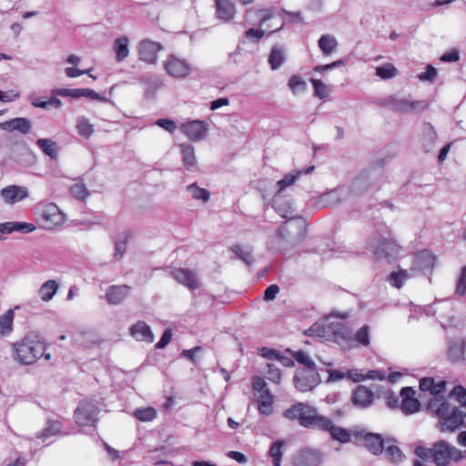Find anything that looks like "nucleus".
<instances>
[{
    "label": "nucleus",
    "instance_id": "44",
    "mask_svg": "<svg viewBox=\"0 0 466 466\" xmlns=\"http://www.w3.org/2000/svg\"><path fill=\"white\" fill-rule=\"evenodd\" d=\"M133 415L140 421H151L157 417V410L152 407L137 409Z\"/></svg>",
    "mask_w": 466,
    "mask_h": 466
},
{
    "label": "nucleus",
    "instance_id": "9",
    "mask_svg": "<svg viewBox=\"0 0 466 466\" xmlns=\"http://www.w3.org/2000/svg\"><path fill=\"white\" fill-rule=\"evenodd\" d=\"M99 408L90 400H82L75 410V420L78 426L95 428L98 421Z\"/></svg>",
    "mask_w": 466,
    "mask_h": 466
},
{
    "label": "nucleus",
    "instance_id": "31",
    "mask_svg": "<svg viewBox=\"0 0 466 466\" xmlns=\"http://www.w3.org/2000/svg\"><path fill=\"white\" fill-rule=\"evenodd\" d=\"M384 457L391 463H400L406 459L405 454L397 445L384 446Z\"/></svg>",
    "mask_w": 466,
    "mask_h": 466
},
{
    "label": "nucleus",
    "instance_id": "55",
    "mask_svg": "<svg viewBox=\"0 0 466 466\" xmlns=\"http://www.w3.org/2000/svg\"><path fill=\"white\" fill-rule=\"evenodd\" d=\"M456 293L461 296L466 293V265L461 268V275L457 281Z\"/></svg>",
    "mask_w": 466,
    "mask_h": 466
},
{
    "label": "nucleus",
    "instance_id": "22",
    "mask_svg": "<svg viewBox=\"0 0 466 466\" xmlns=\"http://www.w3.org/2000/svg\"><path fill=\"white\" fill-rule=\"evenodd\" d=\"M1 196L6 203L13 204L28 196L27 189L18 186H8L1 190Z\"/></svg>",
    "mask_w": 466,
    "mask_h": 466
},
{
    "label": "nucleus",
    "instance_id": "43",
    "mask_svg": "<svg viewBox=\"0 0 466 466\" xmlns=\"http://www.w3.org/2000/svg\"><path fill=\"white\" fill-rule=\"evenodd\" d=\"M398 75V69L390 63L376 67V76L381 79H390Z\"/></svg>",
    "mask_w": 466,
    "mask_h": 466
},
{
    "label": "nucleus",
    "instance_id": "34",
    "mask_svg": "<svg viewBox=\"0 0 466 466\" xmlns=\"http://www.w3.org/2000/svg\"><path fill=\"white\" fill-rule=\"evenodd\" d=\"M62 424L58 420H49L46 426L36 434V438L45 441L47 438L60 433Z\"/></svg>",
    "mask_w": 466,
    "mask_h": 466
},
{
    "label": "nucleus",
    "instance_id": "45",
    "mask_svg": "<svg viewBox=\"0 0 466 466\" xmlns=\"http://www.w3.org/2000/svg\"><path fill=\"white\" fill-rule=\"evenodd\" d=\"M231 250L235 253L236 257L241 259L246 265L251 266L253 263V257L251 251L245 249L240 245H235L231 248Z\"/></svg>",
    "mask_w": 466,
    "mask_h": 466
},
{
    "label": "nucleus",
    "instance_id": "36",
    "mask_svg": "<svg viewBox=\"0 0 466 466\" xmlns=\"http://www.w3.org/2000/svg\"><path fill=\"white\" fill-rule=\"evenodd\" d=\"M285 61V53L279 46H273L268 56V64L272 70L279 69Z\"/></svg>",
    "mask_w": 466,
    "mask_h": 466
},
{
    "label": "nucleus",
    "instance_id": "41",
    "mask_svg": "<svg viewBox=\"0 0 466 466\" xmlns=\"http://www.w3.org/2000/svg\"><path fill=\"white\" fill-rule=\"evenodd\" d=\"M411 275L405 269H400L399 271H394L390 273L388 278L389 282L395 288H401L407 279H409Z\"/></svg>",
    "mask_w": 466,
    "mask_h": 466
},
{
    "label": "nucleus",
    "instance_id": "23",
    "mask_svg": "<svg viewBox=\"0 0 466 466\" xmlns=\"http://www.w3.org/2000/svg\"><path fill=\"white\" fill-rule=\"evenodd\" d=\"M215 5L218 19L224 22H229L234 18L236 8L230 0H215Z\"/></svg>",
    "mask_w": 466,
    "mask_h": 466
},
{
    "label": "nucleus",
    "instance_id": "18",
    "mask_svg": "<svg viewBox=\"0 0 466 466\" xmlns=\"http://www.w3.org/2000/svg\"><path fill=\"white\" fill-rule=\"evenodd\" d=\"M171 275L178 283L186 286L190 290H195L199 287L198 276L193 270L176 268L172 270Z\"/></svg>",
    "mask_w": 466,
    "mask_h": 466
},
{
    "label": "nucleus",
    "instance_id": "40",
    "mask_svg": "<svg viewBox=\"0 0 466 466\" xmlns=\"http://www.w3.org/2000/svg\"><path fill=\"white\" fill-rule=\"evenodd\" d=\"M69 191L71 195L79 201H86L90 196L89 190L87 189L86 186L82 182V180L72 185L69 188Z\"/></svg>",
    "mask_w": 466,
    "mask_h": 466
},
{
    "label": "nucleus",
    "instance_id": "24",
    "mask_svg": "<svg viewBox=\"0 0 466 466\" xmlns=\"http://www.w3.org/2000/svg\"><path fill=\"white\" fill-rule=\"evenodd\" d=\"M130 334L138 341L151 343L154 341V334L146 322H137L130 328Z\"/></svg>",
    "mask_w": 466,
    "mask_h": 466
},
{
    "label": "nucleus",
    "instance_id": "62",
    "mask_svg": "<svg viewBox=\"0 0 466 466\" xmlns=\"http://www.w3.org/2000/svg\"><path fill=\"white\" fill-rule=\"evenodd\" d=\"M279 292V287L277 284H272L268 286L264 291V300L271 301L273 300L277 294Z\"/></svg>",
    "mask_w": 466,
    "mask_h": 466
},
{
    "label": "nucleus",
    "instance_id": "20",
    "mask_svg": "<svg viewBox=\"0 0 466 466\" xmlns=\"http://www.w3.org/2000/svg\"><path fill=\"white\" fill-rule=\"evenodd\" d=\"M131 288L127 285H112L106 291V300L111 305H117L128 297Z\"/></svg>",
    "mask_w": 466,
    "mask_h": 466
},
{
    "label": "nucleus",
    "instance_id": "63",
    "mask_svg": "<svg viewBox=\"0 0 466 466\" xmlns=\"http://www.w3.org/2000/svg\"><path fill=\"white\" fill-rule=\"evenodd\" d=\"M56 94L63 96H71L74 98L80 97L81 94V88H75V89H68V88H62L56 90Z\"/></svg>",
    "mask_w": 466,
    "mask_h": 466
},
{
    "label": "nucleus",
    "instance_id": "4",
    "mask_svg": "<svg viewBox=\"0 0 466 466\" xmlns=\"http://www.w3.org/2000/svg\"><path fill=\"white\" fill-rule=\"evenodd\" d=\"M13 350L15 360L23 365H32L42 357L46 347L39 335L30 333L21 341L14 343Z\"/></svg>",
    "mask_w": 466,
    "mask_h": 466
},
{
    "label": "nucleus",
    "instance_id": "33",
    "mask_svg": "<svg viewBox=\"0 0 466 466\" xmlns=\"http://www.w3.org/2000/svg\"><path fill=\"white\" fill-rule=\"evenodd\" d=\"M310 83L313 87V96L320 100L329 98L331 88L319 79L311 78Z\"/></svg>",
    "mask_w": 466,
    "mask_h": 466
},
{
    "label": "nucleus",
    "instance_id": "49",
    "mask_svg": "<svg viewBox=\"0 0 466 466\" xmlns=\"http://www.w3.org/2000/svg\"><path fill=\"white\" fill-rule=\"evenodd\" d=\"M253 13L255 14V15L258 18V23L260 25L265 24L268 20L274 18L273 11L270 9H259V10H256V11L248 10L247 12L248 18Z\"/></svg>",
    "mask_w": 466,
    "mask_h": 466
},
{
    "label": "nucleus",
    "instance_id": "50",
    "mask_svg": "<svg viewBox=\"0 0 466 466\" xmlns=\"http://www.w3.org/2000/svg\"><path fill=\"white\" fill-rule=\"evenodd\" d=\"M452 395L455 396L457 401L462 408L461 411L466 417V389L461 385H457L452 390Z\"/></svg>",
    "mask_w": 466,
    "mask_h": 466
},
{
    "label": "nucleus",
    "instance_id": "37",
    "mask_svg": "<svg viewBox=\"0 0 466 466\" xmlns=\"http://www.w3.org/2000/svg\"><path fill=\"white\" fill-rule=\"evenodd\" d=\"M298 229V235L296 237V246L302 244L304 238L307 235L308 230V222L306 218L302 217H294L293 216V229Z\"/></svg>",
    "mask_w": 466,
    "mask_h": 466
},
{
    "label": "nucleus",
    "instance_id": "2",
    "mask_svg": "<svg viewBox=\"0 0 466 466\" xmlns=\"http://www.w3.org/2000/svg\"><path fill=\"white\" fill-rule=\"evenodd\" d=\"M294 361L299 365L293 376L295 387L303 392L312 390L321 380L315 362L307 352L301 350L293 351Z\"/></svg>",
    "mask_w": 466,
    "mask_h": 466
},
{
    "label": "nucleus",
    "instance_id": "47",
    "mask_svg": "<svg viewBox=\"0 0 466 466\" xmlns=\"http://www.w3.org/2000/svg\"><path fill=\"white\" fill-rule=\"evenodd\" d=\"M188 192H190L193 198L198 200H203L204 202L208 201L210 194L208 190L197 187L196 184H191L187 187Z\"/></svg>",
    "mask_w": 466,
    "mask_h": 466
},
{
    "label": "nucleus",
    "instance_id": "12",
    "mask_svg": "<svg viewBox=\"0 0 466 466\" xmlns=\"http://www.w3.org/2000/svg\"><path fill=\"white\" fill-rule=\"evenodd\" d=\"M351 433L352 436L362 439L364 446L373 455H380L383 452L385 445L380 434L369 432L360 428L352 429Z\"/></svg>",
    "mask_w": 466,
    "mask_h": 466
},
{
    "label": "nucleus",
    "instance_id": "35",
    "mask_svg": "<svg viewBox=\"0 0 466 466\" xmlns=\"http://www.w3.org/2000/svg\"><path fill=\"white\" fill-rule=\"evenodd\" d=\"M258 353L260 356L264 357L265 359L271 360H278L285 366L291 365V360L282 357L281 353L277 350L270 349L268 347H262V348L258 349Z\"/></svg>",
    "mask_w": 466,
    "mask_h": 466
},
{
    "label": "nucleus",
    "instance_id": "30",
    "mask_svg": "<svg viewBox=\"0 0 466 466\" xmlns=\"http://www.w3.org/2000/svg\"><path fill=\"white\" fill-rule=\"evenodd\" d=\"M129 39L127 36H121L116 38L114 42V50L116 52V59L121 62L126 59L129 55Z\"/></svg>",
    "mask_w": 466,
    "mask_h": 466
},
{
    "label": "nucleus",
    "instance_id": "17",
    "mask_svg": "<svg viewBox=\"0 0 466 466\" xmlns=\"http://www.w3.org/2000/svg\"><path fill=\"white\" fill-rule=\"evenodd\" d=\"M160 49L161 46L159 43L143 40L138 45L139 59L147 64H154L157 59V53Z\"/></svg>",
    "mask_w": 466,
    "mask_h": 466
},
{
    "label": "nucleus",
    "instance_id": "13",
    "mask_svg": "<svg viewBox=\"0 0 466 466\" xmlns=\"http://www.w3.org/2000/svg\"><path fill=\"white\" fill-rule=\"evenodd\" d=\"M164 67L168 75L175 78H183L190 74L191 67L189 64L174 55L167 56L164 63Z\"/></svg>",
    "mask_w": 466,
    "mask_h": 466
},
{
    "label": "nucleus",
    "instance_id": "15",
    "mask_svg": "<svg viewBox=\"0 0 466 466\" xmlns=\"http://www.w3.org/2000/svg\"><path fill=\"white\" fill-rule=\"evenodd\" d=\"M182 132L192 141H200L205 138L208 126L204 121L192 120L181 126Z\"/></svg>",
    "mask_w": 466,
    "mask_h": 466
},
{
    "label": "nucleus",
    "instance_id": "7",
    "mask_svg": "<svg viewBox=\"0 0 466 466\" xmlns=\"http://www.w3.org/2000/svg\"><path fill=\"white\" fill-rule=\"evenodd\" d=\"M293 418H297L299 424L305 428L321 430L329 425V418L319 415L317 410L301 402L293 404Z\"/></svg>",
    "mask_w": 466,
    "mask_h": 466
},
{
    "label": "nucleus",
    "instance_id": "46",
    "mask_svg": "<svg viewBox=\"0 0 466 466\" xmlns=\"http://www.w3.org/2000/svg\"><path fill=\"white\" fill-rule=\"evenodd\" d=\"M370 329L368 325L362 326L354 335L352 340L362 346H369Z\"/></svg>",
    "mask_w": 466,
    "mask_h": 466
},
{
    "label": "nucleus",
    "instance_id": "29",
    "mask_svg": "<svg viewBox=\"0 0 466 466\" xmlns=\"http://www.w3.org/2000/svg\"><path fill=\"white\" fill-rule=\"evenodd\" d=\"M318 46L325 56H330L337 49L338 41L334 35L327 34L320 36Z\"/></svg>",
    "mask_w": 466,
    "mask_h": 466
},
{
    "label": "nucleus",
    "instance_id": "64",
    "mask_svg": "<svg viewBox=\"0 0 466 466\" xmlns=\"http://www.w3.org/2000/svg\"><path fill=\"white\" fill-rule=\"evenodd\" d=\"M252 388L255 391L262 392L265 391L267 388V383L265 380L258 376L253 377L252 379Z\"/></svg>",
    "mask_w": 466,
    "mask_h": 466
},
{
    "label": "nucleus",
    "instance_id": "32",
    "mask_svg": "<svg viewBox=\"0 0 466 466\" xmlns=\"http://www.w3.org/2000/svg\"><path fill=\"white\" fill-rule=\"evenodd\" d=\"M38 147L52 159H56L58 156V147L56 142L47 139L39 138L36 140Z\"/></svg>",
    "mask_w": 466,
    "mask_h": 466
},
{
    "label": "nucleus",
    "instance_id": "1",
    "mask_svg": "<svg viewBox=\"0 0 466 466\" xmlns=\"http://www.w3.org/2000/svg\"><path fill=\"white\" fill-rule=\"evenodd\" d=\"M428 411L439 419L438 428L442 432L455 431L464 425V414L445 397H432L427 404Z\"/></svg>",
    "mask_w": 466,
    "mask_h": 466
},
{
    "label": "nucleus",
    "instance_id": "8",
    "mask_svg": "<svg viewBox=\"0 0 466 466\" xmlns=\"http://www.w3.org/2000/svg\"><path fill=\"white\" fill-rule=\"evenodd\" d=\"M384 105L395 112L403 114L422 111L429 106L428 102L425 100L412 101L399 95L387 97L384 101Z\"/></svg>",
    "mask_w": 466,
    "mask_h": 466
},
{
    "label": "nucleus",
    "instance_id": "38",
    "mask_svg": "<svg viewBox=\"0 0 466 466\" xmlns=\"http://www.w3.org/2000/svg\"><path fill=\"white\" fill-rule=\"evenodd\" d=\"M422 146L425 151H429L437 139V134L433 127L425 124L422 129Z\"/></svg>",
    "mask_w": 466,
    "mask_h": 466
},
{
    "label": "nucleus",
    "instance_id": "11",
    "mask_svg": "<svg viewBox=\"0 0 466 466\" xmlns=\"http://www.w3.org/2000/svg\"><path fill=\"white\" fill-rule=\"evenodd\" d=\"M39 221L46 229H52L63 223V214L55 203L43 204L39 208Z\"/></svg>",
    "mask_w": 466,
    "mask_h": 466
},
{
    "label": "nucleus",
    "instance_id": "28",
    "mask_svg": "<svg viewBox=\"0 0 466 466\" xmlns=\"http://www.w3.org/2000/svg\"><path fill=\"white\" fill-rule=\"evenodd\" d=\"M59 284L56 280L49 279L43 283L38 289V296L45 302L50 301L56 294Z\"/></svg>",
    "mask_w": 466,
    "mask_h": 466
},
{
    "label": "nucleus",
    "instance_id": "19",
    "mask_svg": "<svg viewBox=\"0 0 466 466\" xmlns=\"http://www.w3.org/2000/svg\"><path fill=\"white\" fill-rule=\"evenodd\" d=\"M32 122L25 117H15L0 123V128L5 131H17L23 135L31 132Z\"/></svg>",
    "mask_w": 466,
    "mask_h": 466
},
{
    "label": "nucleus",
    "instance_id": "26",
    "mask_svg": "<svg viewBox=\"0 0 466 466\" xmlns=\"http://www.w3.org/2000/svg\"><path fill=\"white\" fill-rule=\"evenodd\" d=\"M320 431H328L333 440H336L341 443H347L350 441L351 431L350 432L344 428L335 426L332 420L329 419V425H325Z\"/></svg>",
    "mask_w": 466,
    "mask_h": 466
},
{
    "label": "nucleus",
    "instance_id": "39",
    "mask_svg": "<svg viewBox=\"0 0 466 466\" xmlns=\"http://www.w3.org/2000/svg\"><path fill=\"white\" fill-rule=\"evenodd\" d=\"M286 445L284 441L278 440L274 441L268 451V455L272 458V463L274 466H280L282 460V448Z\"/></svg>",
    "mask_w": 466,
    "mask_h": 466
},
{
    "label": "nucleus",
    "instance_id": "59",
    "mask_svg": "<svg viewBox=\"0 0 466 466\" xmlns=\"http://www.w3.org/2000/svg\"><path fill=\"white\" fill-rule=\"evenodd\" d=\"M258 411L260 414L268 416L272 413L273 399L269 400H258Z\"/></svg>",
    "mask_w": 466,
    "mask_h": 466
},
{
    "label": "nucleus",
    "instance_id": "56",
    "mask_svg": "<svg viewBox=\"0 0 466 466\" xmlns=\"http://www.w3.org/2000/svg\"><path fill=\"white\" fill-rule=\"evenodd\" d=\"M156 125L164 128L165 130L171 134H173L177 128V124L173 120L168 118H160L156 121Z\"/></svg>",
    "mask_w": 466,
    "mask_h": 466
},
{
    "label": "nucleus",
    "instance_id": "61",
    "mask_svg": "<svg viewBox=\"0 0 466 466\" xmlns=\"http://www.w3.org/2000/svg\"><path fill=\"white\" fill-rule=\"evenodd\" d=\"M344 65H345V63L343 60H337L330 64L317 66L314 67V71L318 72V73H323L325 71L331 70V69L337 68L339 66H342Z\"/></svg>",
    "mask_w": 466,
    "mask_h": 466
},
{
    "label": "nucleus",
    "instance_id": "25",
    "mask_svg": "<svg viewBox=\"0 0 466 466\" xmlns=\"http://www.w3.org/2000/svg\"><path fill=\"white\" fill-rule=\"evenodd\" d=\"M179 147L181 150L184 167L189 171L195 170L197 168L198 161L194 147L190 144H180Z\"/></svg>",
    "mask_w": 466,
    "mask_h": 466
},
{
    "label": "nucleus",
    "instance_id": "10",
    "mask_svg": "<svg viewBox=\"0 0 466 466\" xmlns=\"http://www.w3.org/2000/svg\"><path fill=\"white\" fill-rule=\"evenodd\" d=\"M368 248L379 259L391 258L399 252V246L383 236L372 237L368 242Z\"/></svg>",
    "mask_w": 466,
    "mask_h": 466
},
{
    "label": "nucleus",
    "instance_id": "53",
    "mask_svg": "<svg viewBox=\"0 0 466 466\" xmlns=\"http://www.w3.org/2000/svg\"><path fill=\"white\" fill-rule=\"evenodd\" d=\"M82 96L89 98L91 100H96V101H100V102H104V103L109 102L108 98L100 96L95 90L90 89V88H81L80 97H82Z\"/></svg>",
    "mask_w": 466,
    "mask_h": 466
},
{
    "label": "nucleus",
    "instance_id": "14",
    "mask_svg": "<svg viewBox=\"0 0 466 466\" xmlns=\"http://www.w3.org/2000/svg\"><path fill=\"white\" fill-rule=\"evenodd\" d=\"M322 462L323 454L310 448L299 451L293 459V466H320Z\"/></svg>",
    "mask_w": 466,
    "mask_h": 466
},
{
    "label": "nucleus",
    "instance_id": "27",
    "mask_svg": "<svg viewBox=\"0 0 466 466\" xmlns=\"http://www.w3.org/2000/svg\"><path fill=\"white\" fill-rule=\"evenodd\" d=\"M465 341L463 339H457L449 342L448 357L451 361L463 360Z\"/></svg>",
    "mask_w": 466,
    "mask_h": 466
},
{
    "label": "nucleus",
    "instance_id": "54",
    "mask_svg": "<svg viewBox=\"0 0 466 466\" xmlns=\"http://www.w3.org/2000/svg\"><path fill=\"white\" fill-rule=\"evenodd\" d=\"M13 232L19 231L22 233H29L35 229V225L26 222L11 221Z\"/></svg>",
    "mask_w": 466,
    "mask_h": 466
},
{
    "label": "nucleus",
    "instance_id": "42",
    "mask_svg": "<svg viewBox=\"0 0 466 466\" xmlns=\"http://www.w3.org/2000/svg\"><path fill=\"white\" fill-rule=\"evenodd\" d=\"M76 129L79 134V136L89 138L92 134L94 133V127L92 124L89 123V121L84 117L79 116L76 120Z\"/></svg>",
    "mask_w": 466,
    "mask_h": 466
},
{
    "label": "nucleus",
    "instance_id": "57",
    "mask_svg": "<svg viewBox=\"0 0 466 466\" xmlns=\"http://www.w3.org/2000/svg\"><path fill=\"white\" fill-rule=\"evenodd\" d=\"M267 378L275 382L279 383L280 381V371L278 368H276L273 364L267 365Z\"/></svg>",
    "mask_w": 466,
    "mask_h": 466
},
{
    "label": "nucleus",
    "instance_id": "21",
    "mask_svg": "<svg viewBox=\"0 0 466 466\" xmlns=\"http://www.w3.org/2000/svg\"><path fill=\"white\" fill-rule=\"evenodd\" d=\"M353 404L360 408H367L373 403V392L363 385H359L352 393Z\"/></svg>",
    "mask_w": 466,
    "mask_h": 466
},
{
    "label": "nucleus",
    "instance_id": "60",
    "mask_svg": "<svg viewBox=\"0 0 466 466\" xmlns=\"http://www.w3.org/2000/svg\"><path fill=\"white\" fill-rule=\"evenodd\" d=\"M264 35L265 31L262 29L249 28L245 32L246 37L254 43L261 39L264 36Z\"/></svg>",
    "mask_w": 466,
    "mask_h": 466
},
{
    "label": "nucleus",
    "instance_id": "16",
    "mask_svg": "<svg viewBox=\"0 0 466 466\" xmlns=\"http://www.w3.org/2000/svg\"><path fill=\"white\" fill-rule=\"evenodd\" d=\"M436 257L429 250H421L415 256L412 270L424 274L431 273L435 266Z\"/></svg>",
    "mask_w": 466,
    "mask_h": 466
},
{
    "label": "nucleus",
    "instance_id": "3",
    "mask_svg": "<svg viewBox=\"0 0 466 466\" xmlns=\"http://www.w3.org/2000/svg\"><path fill=\"white\" fill-rule=\"evenodd\" d=\"M291 186V175H287L285 177L277 182V192L272 198V207L275 211L283 218H286V222L283 226L279 227L277 230V237L284 240L289 236V230L286 224L290 219L289 213L291 209V198L289 193V187Z\"/></svg>",
    "mask_w": 466,
    "mask_h": 466
},
{
    "label": "nucleus",
    "instance_id": "58",
    "mask_svg": "<svg viewBox=\"0 0 466 466\" xmlns=\"http://www.w3.org/2000/svg\"><path fill=\"white\" fill-rule=\"evenodd\" d=\"M172 338V330L170 329H165L160 339L156 343L155 348L157 350L165 349L170 342Z\"/></svg>",
    "mask_w": 466,
    "mask_h": 466
},
{
    "label": "nucleus",
    "instance_id": "48",
    "mask_svg": "<svg viewBox=\"0 0 466 466\" xmlns=\"http://www.w3.org/2000/svg\"><path fill=\"white\" fill-rule=\"evenodd\" d=\"M420 403L416 399H406L401 401V410L403 413L410 415L420 410Z\"/></svg>",
    "mask_w": 466,
    "mask_h": 466
},
{
    "label": "nucleus",
    "instance_id": "52",
    "mask_svg": "<svg viewBox=\"0 0 466 466\" xmlns=\"http://www.w3.org/2000/svg\"><path fill=\"white\" fill-rule=\"evenodd\" d=\"M437 69L431 66L428 65L426 66V71L418 75V78L422 82H433L437 76Z\"/></svg>",
    "mask_w": 466,
    "mask_h": 466
},
{
    "label": "nucleus",
    "instance_id": "5",
    "mask_svg": "<svg viewBox=\"0 0 466 466\" xmlns=\"http://www.w3.org/2000/svg\"><path fill=\"white\" fill-rule=\"evenodd\" d=\"M309 335L323 338L338 344L347 343L352 340L353 332L344 322H314L309 329Z\"/></svg>",
    "mask_w": 466,
    "mask_h": 466
},
{
    "label": "nucleus",
    "instance_id": "51",
    "mask_svg": "<svg viewBox=\"0 0 466 466\" xmlns=\"http://www.w3.org/2000/svg\"><path fill=\"white\" fill-rule=\"evenodd\" d=\"M339 201V194L337 190L329 191L319 197V202L325 205H334Z\"/></svg>",
    "mask_w": 466,
    "mask_h": 466
},
{
    "label": "nucleus",
    "instance_id": "6",
    "mask_svg": "<svg viewBox=\"0 0 466 466\" xmlns=\"http://www.w3.org/2000/svg\"><path fill=\"white\" fill-rule=\"evenodd\" d=\"M454 446L445 441L435 442L431 448L418 446L415 449V454L422 460L432 461L437 466H448L451 461H453Z\"/></svg>",
    "mask_w": 466,
    "mask_h": 466
}]
</instances>
